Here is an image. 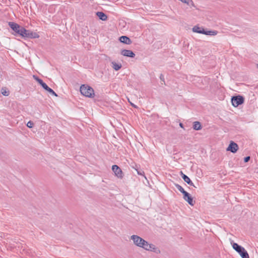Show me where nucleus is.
<instances>
[{"mask_svg": "<svg viewBox=\"0 0 258 258\" xmlns=\"http://www.w3.org/2000/svg\"><path fill=\"white\" fill-rule=\"evenodd\" d=\"M130 239L134 245L140 248H142L147 251L154 252L158 254L161 252L159 248L157 247L155 245L149 243L148 241L138 235H133L131 236Z\"/></svg>", "mask_w": 258, "mask_h": 258, "instance_id": "f257e3e1", "label": "nucleus"}, {"mask_svg": "<svg viewBox=\"0 0 258 258\" xmlns=\"http://www.w3.org/2000/svg\"><path fill=\"white\" fill-rule=\"evenodd\" d=\"M81 93L85 97L93 98L95 96L93 89L88 85H82L80 88Z\"/></svg>", "mask_w": 258, "mask_h": 258, "instance_id": "f03ea898", "label": "nucleus"}, {"mask_svg": "<svg viewBox=\"0 0 258 258\" xmlns=\"http://www.w3.org/2000/svg\"><path fill=\"white\" fill-rule=\"evenodd\" d=\"M231 244L233 248L240 255L242 258H249L248 254L244 247L233 242H231Z\"/></svg>", "mask_w": 258, "mask_h": 258, "instance_id": "7ed1b4c3", "label": "nucleus"}, {"mask_svg": "<svg viewBox=\"0 0 258 258\" xmlns=\"http://www.w3.org/2000/svg\"><path fill=\"white\" fill-rule=\"evenodd\" d=\"M21 36L23 38H38L39 37V35L36 32H34L30 30H27L25 28L23 29V31Z\"/></svg>", "mask_w": 258, "mask_h": 258, "instance_id": "20e7f679", "label": "nucleus"}, {"mask_svg": "<svg viewBox=\"0 0 258 258\" xmlns=\"http://www.w3.org/2000/svg\"><path fill=\"white\" fill-rule=\"evenodd\" d=\"M231 101L234 107H237L244 103V98L240 95L234 96L231 97Z\"/></svg>", "mask_w": 258, "mask_h": 258, "instance_id": "39448f33", "label": "nucleus"}, {"mask_svg": "<svg viewBox=\"0 0 258 258\" xmlns=\"http://www.w3.org/2000/svg\"><path fill=\"white\" fill-rule=\"evenodd\" d=\"M9 26L17 34L20 36L21 35L22 33L21 31H23V29H24V27L21 26L17 23H16L14 22H9Z\"/></svg>", "mask_w": 258, "mask_h": 258, "instance_id": "423d86ee", "label": "nucleus"}, {"mask_svg": "<svg viewBox=\"0 0 258 258\" xmlns=\"http://www.w3.org/2000/svg\"><path fill=\"white\" fill-rule=\"evenodd\" d=\"M238 145L233 141H230V144L227 147L226 150L230 151L232 153H235L238 150Z\"/></svg>", "mask_w": 258, "mask_h": 258, "instance_id": "0eeeda50", "label": "nucleus"}, {"mask_svg": "<svg viewBox=\"0 0 258 258\" xmlns=\"http://www.w3.org/2000/svg\"><path fill=\"white\" fill-rule=\"evenodd\" d=\"M112 170L113 172L114 173L115 175L118 178H122L123 177L122 171L118 166L116 165H113L112 166Z\"/></svg>", "mask_w": 258, "mask_h": 258, "instance_id": "6e6552de", "label": "nucleus"}, {"mask_svg": "<svg viewBox=\"0 0 258 258\" xmlns=\"http://www.w3.org/2000/svg\"><path fill=\"white\" fill-rule=\"evenodd\" d=\"M183 199L186 201L189 205L191 206H194L195 202L194 201L192 197L190 196V195L187 192V191H185L183 194Z\"/></svg>", "mask_w": 258, "mask_h": 258, "instance_id": "1a4fd4ad", "label": "nucleus"}, {"mask_svg": "<svg viewBox=\"0 0 258 258\" xmlns=\"http://www.w3.org/2000/svg\"><path fill=\"white\" fill-rule=\"evenodd\" d=\"M121 54L123 56L131 58H134L135 56V53L131 50L123 49L121 51Z\"/></svg>", "mask_w": 258, "mask_h": 258, "instance_id": "9d476101", "label": "nucleus"}, {"mask_svg": "<svg viewBox=\"0 0 258 258\" xmlns=\"http://www.w3.org/2000/svg\"><path fill=\"white\" fill-rule=\"evenodd\" d=\"M119 40L121 42L125 44H130L132 43V40L126 36H120Z\"/></svg>", "mask_w": 258, "mask_h": 258, "instance_id": "9b49d317", "label": "nucleus"}, {"mask_svg": "<svg viewBox=\"0 0 258 258\" xmlns=\"http://www.w3.org/2000/svg\"><path fill=\"white\" fill-rule=\"evenodd\" d=\"M204 29L203 27L198 26H195L192 29L194 32L203 34H204Z\"/></svg>", "mask_w": 258, "mask_h": 258, "instance_id": "f8f14e48", "label": "nucleus"}, {"mask_svg": "<svg viewBox=\"0 0 258 258\" xmlns=\"http://www.w3.org/2000/svg\"><path fill=\"white\" fill-rule=\"evenodd\" d=\"M182 179L183 180L186 182L188 184L191 186H193L194 187L196 188L197 187L194 185L192 181L186 175H183L182 176Z\"/></svg>", "mask_w": 258, "mask_h": 258, "instance_id": "ddd939ff", "label": "nucleus"}, {"mask_svg": "<svg viewBox=\"0 0 258 258\" xmlns=\"http://www.w3.org/2000/svg\"><path fill=\"white\" fill-rule=\"evenodd\" d=\"M96 15L102 21H105L107 19L106 15L102 12H97Z\"/></svg>", "mask_w": 258, "mask_h": 258, "instance_id": "4468645a", "label": "nucleus"}, {"mask_svg": "<svg viewBox=\"0 0 258 258\" xmlns=\"http://www.w3.org/2000/svg\"><path fill=\"white\" fill-rule=\"evenodd\" d=\"M218 31L216 30H206L204 29V34L206 35L214 36L217 35Z\"/></svg>", "mask_w": 258, "mask_h": 258, "instance_id": "2eb2a0df", "label": "nucleus"}, {"mask_svg": "<svg viewBox=\"0 0 258 258\" xmlns=\"http://www.w3.org/2000/svg\"><path fill=\"white\" fill-rule=\"evenodd\" d=\"M192 127L196 131H199L201 130L202 125L201 122L198 121L194 122Z\"/></svg>", "mask_w": 258, "mask_h": 258, "instance_id": "dca6fc26", "label": "nucleus"}, {"mask_svg": "<svg viewBox=\"0 0 258 258\" xmlns=\"http://www.w3.org/2000/svg\"><path fill=\"white\" fill-rule=\"evenodd\" d=\"M111 63L112 64V67L115 71H118L119 70H120L121 69V68L122 67L121 63H117L115 61H112L111 62Z\"/></svg>", "mask_w": 258, "mask_h": 258, "instance_id": "f3484780", "label": "nucleus"}, {"mask_svg": "<svg viewBox=\"0 0 258 258\" xmlns=\"http://www.w3.org/2000/svg\"><path fill=\"white\" fill-rule=\"evenodd\" d=\"M175 187L182 194H183L186 191L183 188L178 184H175Z\"/></svg>", "mask_w": 258, "mask_h": 258, "instance_id": "a211bd4d", "label": "nucleus"}, {"mask_svg": "<svg viewBox=\"0 0 258 258\" xmlns=\"http://www.w3.org/2000/svg\"><path fill=\"white\" fill-rule=\"evenodd\" d=\"M2 94L5 96H8L9 95V91H7L6 89L2 88L1 90Z\"/></svg>", "mask_w": 258, "mask_h": 258, "instance_id": "6ab92c4d", "label": "nucleus"}, {"mask_svg": "<svg viewBox=\"0 0 258 258\" xmlns=\"http://www.w3.org/2000/svg\"><path fill=\"white\" fill-rule=\"evenodd\" d=\"M40 85L41 86V87L46 91H47L48 90V88H49L46 83H45L43 81L42 83H41Z\"/></svg>", "mask_w": 258, "mask_h": 258, "instance_id": "aec40b11", "label": "nucleus"}, {"mask_svg": "<svg viewBox=\"0 0 258 258\" xmlns=\"http://www.w3.org/2000/svg\"><path fill=\"white\" fill-rule=\"evenodd\" d=\"M47 91L52 95L57 96V94L50 88H49Z\"/></svg>", "mask_w": 258, "mask_h": 258, "instance_id": "412c9836", "label": "nucleus"}, {"mask_svg": "<svg viewBox=\"0 0 258 258\" xmlns=\"http://www.w3.org/2000/svg\"><path fill=\"white\" fill-rule=\"evenodd\" d=\"M33 78L39 84V85L43 82L42 79H40L36 76L33 75Z\"/></svg>", "mask_w": 258, "mask_h": 258, "instance_id": "4be33fe9", "label": "nucleus"}, {"mask_svg": "<svg viewBox=\"0 0 258 258\" xmlns=\"http://www.w3.org/2000/svg\"><path fill=\"white\" fill-rule=\"evenodd\" d=\"M34 126V123L32 121H29L27 123V126L29 128H32Z\"/></svg>", "mask_w": 258, "mask_h": 258, "instance_id": "5701e85b", "label": "nucleus"}, {"mask_svg": "<svg viewBox=\"0 0 258 258\" xmlns=\"http://www.w3.org/2000/svg\"><path fill=\"white\" fill-rule=\"evenodd\" d=\"M187 5H188L190 7H196L195 4L192 0H189Z\"/></svg>", "mask_w": 258, "mask_h": 258, "instance_id": "b1692460", "label": "nucleus"}, {"mask_svg": "<svg viewBox=\"0 0 258 258\" xmlns=\"http://www.w3.org/2000/svg\"><path fill=\"white\" fill-rule=\"evenodd\" d=\"M250 156H246L244 158V162L245 163L248 162L250 160Z\"/></svg>", "mask_w": 258, "mask_h": 258, "instance_id": "393cba45", "label": "nucleus"}, {"mask_svg": "<svg viewBox=\"0 0 258 258\" xmlns=\"http://www.w3.org/2000/svg\"><path fill=\"white\" fill-rule=\"evenodd\" d=\"M160 80L163 81L164 83H165V81H164V76L163 74H161L160 76Z\"/></svg>", "mask_w": 258, "mask_h": 258, "instance_id": "a878e982", "label": "nucleus"}, {"mask_svg": "<svg viewBox=\"0 0 258 258\" xmlns=\"http://www.w3.org/2000/svg\"><path fill=\"white\" fill-rule=\"evenodd\" d=\"M137 172L139 175H142L144 174V171H143L142 170H137Z\"/></svg>", "mask_w": 258, "mask_h": 258, "instance_id": "bb28decb", "label": "nucleus"}, {"mask_svg": "<svg viewBox=\"0 0 258 258\" xmlns=\"http://www.w3.org/2000/svg\"><path fill=\"white\" fill-rule=\"evenodd\" d=\"M128 101L130 103V104L132 105V106H133V107H134L135 108H138V106L137 105H136L134 103L131 102L129 100H128Z\"/></svg>", "mask_w": 258, "mask_h": 258, "instance_id": "cd10ccee", "label": "nucleus"}, {"mask_svg": "<svg viewBox=\"0 0 258 258\" xmlns=\"http://www.w3.org/2000/svg\"><path fill=\"white\" fill-rule=\"evenodd\" d=\"M179 126H180V127H181V128H183V123H179Z\"/></svg>", "mask_w": 258, "mask_h": 258, "instance_id": "c85d7f7f", "label": "nucleus"}, {"mask_svg": "<svg viewBox=\"0 0 258 258\" xmlns=\"http://www.w3.org/2000/svg\"><path fill=\"white\" fill-rule=\"evenodd\" d=\"M180 175H181V177L182 178V176L185 174L182 171H180Z\"/></svg>", "mask_w": 258, "mask_h": 258, "instance_id": "c756f323", "label": "nucleus"}, {"mask_svg": "<svg viewBox=\"0 0 258 258\" xmlns=\"http://www.w3.org/2000/svg\"><path fill=\"white\" fill-rule=\"evenodd\" d=\"M2 154V152H1V150H0V155H1Z\"/></svg>", "mask_w": 258, "mask_h": 258, "instance_id": "7c9ffc66", "label": "nucleus"}, {"mask_svg": "<svg viewBox=\"0 0 258 258\" xmlns=\"http://www.w3.org/2000/svg\"><path fill=\"white\" fill-rule=\"evenodd\" d=\"M257 68H258V64H257Z\"/></svg>", "mask_w": 258, "mask_h": 258, "instance_id": "2f4dec72", "label": "nucleus"}]
</instances>
